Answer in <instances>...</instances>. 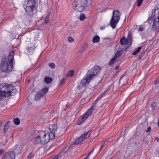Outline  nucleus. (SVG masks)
Here are the masks:
<instances>
[{"label":"nucleus","instance_id":"dca6fc26","mask_svg":"<svg viewBox=\"0 0 159 159\" xmlns=\"http://www.w3.org/2000/svg\"><path fill=\"white\" fill-rule=\"evenodd\" d=\"M91 131L89 130L85 133L83 134L81 136L82 137L84 140L88 138L90 136L91 134Z\"/></svg>","mask_w":159,"mask_h":159},{"label":"nucleus","instance_id":"c9c22d12","mask_svg":"<svg viewBox=\"0 0 159 159\" xmlns=\"http://www.w3.org/2000/svg\"><path fill=\"white\" fill-rule=\"evenodd\" d=\"M94 148H93L91 151H90L88 153L87 156V157H88L89 156H90L92 153H93V151H94Z\"/></svg>","mask_w":159,"mask_h":159},{"label":"nucleus","instance_id":"a19ab883","mask_svg":"<svg viewBox=\"0 0 159 159\" xmlns=\"http://www.w3.org/2000/svg\"><path fill=\"white\" fill-rule=\"evenodd\" d=\"M139 30L140 31H143L144 30L143 27H140L139 28Z\"/></svg>","mask_w":159,"mask_h":159},{"label":"nucleus","instance_id":"4be33fe9","mask_svg":"<svg viewBox=\"0 0 159 159\" xmlns=\"http://www.w3.org/2000/svg\"><path fill=\"white\" fill-rule=\"evenodd\" d=\"M142 49L141 47H139L134 51L133 52L132 54L134 55H135L138 53H139Z\"/></svg>","mask_w":159,"mask_h":159},{"label":"nucleus","instance_id":"a878e982","mask_svg":"<svg viewBox=\"0 0 159 159\" xmlns=\"http://www.w3.org/2000/svg\"><path fill=\"white\" fill-rule=\"evenodd\" d=\"M74 74V71L73 70H70L67 73V76L72 77Z\"/></svg>","mask_w":159,"mask_h":159},{"label":"nucleus","instance_id":"20e7f679","mask_svg":"<svg viewBox=\"0 0 159 159\" xmlns=\"http://www.w3.org/2000/svg\"><path fill=\"white\" fill-rule=\"evenodd\" d=\"M13 89L12 84L3 83L0 84V99L2 97H7L11 95Z\"/></svg>","mask_w":159,"mask_h":159},{"label":"nucleus","instance_id":"72a5a7b5","mask_svg":"<svg viewBox=\"0 0 159 159\" xmlns=\"http://www.w3.org/2000/svg\"><path fill=\"white\" fill-rule=\"evenodd\" d=\"M110 88H107L104 91V92L102 93H103V94L105 95V94L107 92H108L109 91V90L110 89Z\"/></svg>","mask_w":159,"mask_h":159},{"label":"nucleus","instance_id":"bb28decb","mask_svg":"<svg viewBox=\"0 0 159 159\" xmlns=\"http://www.w3.org/2000/svg\"><path fill=\"white\" fill-rule=\"evenodd\" d=\"M13 122L15 125H19L20 123V119L18 118H15Z\"/></svg>","mask_w":159,"mask_h":159},{"label":"nucleus","instance_id":"e433bc0d","mask_svg":"<svg viewBox=\"0 0 159 159\" xmlns=\"http://www.w3.org/2000/svg\"><path fill=\"white\" fill-rule=\"evenodd\" d=\"M64 79H62L60 80V81L59 82V84L60 85H61L62 84H63V83H64Z\"/></svg>","mask_w":159,"mask_h":159},{"label":"nucleus","instance_id":"412c9836","mask_svg":"<svg viewBox=\"0 0 159 159\" xmlns=\"http://www.w3.org/2000/svg\"><path fill=\"white\" fill-rule=\"evenodd\" d=\"M50 16V12H48L45 18V20L44 21L45 24H47L49 21Z\"/></svg>","mask_w":159,"mask_h":159},{"label":"nucleus","instance_id":"f8f14e48","mask_svg":"<svg viewBox=\"0 0 159 159\" xmlns=\"http://www.w3.org/2000/svg\"><path fill=\"white\" fill-rule=\"evenodd\" d=\"M92 80L91 75H88L86 77H84L81 80V84L82 87H85L87 84H88L90 80Z\"/></svg>","mask_w":159,"mask_h":159},{"label":"nucleus","instance_id":"cd10ccee","mask_svg":"<svg viewBox=\"0 0 159 159\" xmlns=\"http://www.w3.org/2000/svg\"><path fill=\"white\" fill-rule=\"evenodd\" d=\"M86 18L84 14H81L80 15L79 19L81 21L83 20Z\"/></svg>","mask_w":159,"mask_h":159},{"label":"nucleus","instance_id":"58836bf2","mask_svg":"<svg viewBox=\"0 0 159 159\" xmlns=\"http://www.w3.org/2000/svg\"><path fill=\"white\" fill-rule=\"evenodd\" d=\"M106 141H104V143L102 144L101 145V146H100V149H99V151H100V150H101L102 149V148L103 147V146L104 145V144H105V142H106Z\"/></svg>","mask_w":159,"mask_h":159},{"label":"nucleus","instance_id":"f3484780","mask_svg":"<svg viewBox=\"0 0 159 159\" xmlns=\"http://www.w3.org/2000/svg\"><path fill=\"white\" fill-rule=\"evenodd\" d=\"M133 36L132 34L130 31L128 32V35L127 36V39L129 41V43L130 45H131L132 42Z\"/></svg>","mask_w":159,"mask_h":159},{"label":"nucleus","instance_id":"473e14b6","mask_svg":"<svg viewBox=\"0 0 159 159\" xmlns=\"http://www.w3.org/2000/svg\"><path fill=\"white\" fill-rule=\"evenodd\" d=\"M33 157L32 152H30L28 155L27 157L28 158L30 159Z\"/></svg>","mask_w":159,"mask_h":159},{"label":"nucleus","instance_id":"2eb2a0df","mask_svg":"<svg viewBox=\"0 0 159 159\" xmlns=\"http://www.w3.org/2000/svg\"><path fill=\"white\" fill-rule=\"evenodd\" d=\"M129 43L128 40L124 36H123L120 39V43L122 45H126Z\"/></svg>","mask_w":159,"mask_h":159},{"label":"nucleus","instance_id":"5701e85b","mask_svg":"<svg viewBox=\"0 0 159 159\" xmlns=\"http://www.w3.org/2000/svg\"><path fill=\"white\" fill-rule=\"evenodd\" d=\"M122 50L118 51L116 53L115 55L114 56V57L116 59L118 57L121 55L122 54Z\"/></svg>","mask_w":159,"mask_h":159},{"label":"nucleus","instance_id":"37998d69","mask_svg":"<svg viewBox=\"0 0 159 159\" xmlns=\"http://www.w3.org/2000/svg\"><path fill=\"white\" fill-rule=\"evenodd\" d=\"M52 159H58L57 155H55L53 158Z\"/></svg>","mask_w":159,"mask_h":159},{"label":"nucleus","instance_id":"c756f323","mask_svg":"<svg viewBox=\"0 0 159 159\" xmlns=\"http://www.w3.org/2000/svg\"><path fill=\"white\" fill-rule=\"evenodd\" d=\"M143 0H138L137 5L138 7L140 6L143 1Z\"/></svg>","mask_w":159,"mask_h":159},{"label":"nucleus","instance_id":"423d86ee","mask_svg":"<svg viewBox=\"0 0 159 159\" xmlns=\"http://www.w3.org/2000/svg\"><path fill=\"white\" fill-rule=\"evenodd\" d=\"M49 135L48 133H46L43 131H40L35 139V142L36 143H47L50 139H53Z\"/></svg>","mask_w":159,"mask_h":159},{"label":"nucleus","instance_id":"4c0bfd02","mask_svg":"<svg viewBox=\"0 0 159 159\" xmlns=\"http://www.w3.org/2000/svg\"><path fill=\"white\" fill-rule=\"evenodd\" d=\"M4 152V150L3 149H0V156H1L2 155V154Z\"/></svg>","mask_w":159,"mask_h":159},{"label":"nucleus","instance_id":"ea45409f","mask_svg":"<svg viewBox=\"0 0 159 159\" xmlns=\"http://www.w3.org/2000/svg\"><path fill=\"white\" fill-rule=\"evenodd\" d=\"M151 127L150 126L146 130V132L148 133L150 131H151Z\"/></svg>","mask_w":159,"mask_h":159},{"label":"nucleus","instance_id":"6ab92c4d","mask_svg":"<svg viewBox=\"0 0 159 159\" xmlns=\"http://www.w3.org/2000/svg\"><path fill=\"white\" fill-rule=\"evenodd\" d=\"M52 80V78L50 77H45L44 78V81L45 83L47 84H49L50 83Z\"/></svg>","mask_w":159,"mask_h":159},{"label":"nucleus","instance_id":"c03bdc74","mask_svg":"<svg viewBox=\"0 0 159 159\" xmlns=\"http://www.w3.org/2000/svg\"><path fill=\"white\" fill-rule=\"evenodd\" d=\"M119 68V66L117 65L115 67V70H117Z\"/></svg>","mask_w":159,"mask_h":159},{"label":"nucleus","instance_id":"a18cd8bd","mask_svg":"<svg viewBox=\"0 0 159 159\" xmlns=\"http://www.w3.org/2000/svg\"><path fill=\"white\" fill-rule=\"evenodd\" d=\"M155 139L156 140L157 142L159 141V139L157 137H155Z\"/></svg>","mask_w":159,"mask_h":159},{"label":"nucleus","instance_id":"79ce46f5","mask_svg":"<svg viewBox=\"0 0 159 159\" xmlns=\"http://www.w3.org/2000/svg\"><path fill=\"white\" fill-rule=\"evenodd\" d=\"M155 83L156 84H158L159 83V77L157 78L156 80H155Z\"/></svg>","mask_w":159,"mask_h":159},{"label":"nucleus","instance_id":"2f4dec72","mask_svg":"<svg viewBox=\"0 0 159 159\" xmlns=\"http://www.w3.org/2000/svg\"><path fill=\"white\" fill-rule=\"evenodd\" d=\"M145 52H143L141 53V54H140L139 55V60H140L142 58V57L143 56L145 55Z\"/></svg>","mask_w":159,"mask_h":159},{"label":"nucleus","instance_id":"4468645a","mask_svg":"<svg viewBox=\"0 0 159 159\" xmlns=\"http://www.w3.org/2000/svg\"><path fill=\"white\" fill-rule=\"evenodd\" d=\"M69 150V148L68 147H65L61 151L59 152L58 155H57L58 157V156L59 157H61L65 155Z\"/></svg>","mask_w":159,"mask_h":159},{"label":"nucleus","instance_id":"aec40b11","mask_svg":"<svg viewBox=\"0 0 159 159\" xmlns=\"http://www.w3.org/2000/svg\"><path fill=\"white\" fill-rule=\"evenodd\" d=\"M100 39L98 35H96L93 37L92 41L94 43H98L99 42Z\"/></svg>","mask_w":159,"mask_h":159},{"label":"nucleus","instance_id":"c85d7f7f","mask_svg":"<svg viewBox=\"0 0 159 159\" xmlns=\"http://www.w3.org/2000/svg\"><path fill=\"white\" fill-rule=\"evenodd\" d=\"M35 47H28L27 48V50L29 52L31 51H34L35 49Z\"/></svg>","mask_w":159,"mask_h":159},{"label":"nucleus","instance_id":"7ed1b4c3","mask_svg":"<svg viewBox=\"0 0 159 159\" xmlns=\"http://www.w3.org/2000/svg\"><path fill=\"white\" fill-rule=\"evenodd\" d=\"M91 2V0H74L72 3L73 8L75 11L81 12Z\"/></svg>","mask_w":159,"mask_h":159},{"label":"nucleus","instance_id":"49530a36","mask_svg":"<svg viewBox=\"0 0 159 159\" xmlns=\"http://www.w3.org/2000/svg\"><path fill=\"white\" fill-rule=\"evenodd\" d=\"M157 124H158V126H159V121L158 122Z\"/></svg>","mask_w":159,"mask_h":159},{"label":"nucleus","instance_id":"1a4fd4ad","mask_svg":"<svg viewBox=\"0 0 159 159\" xmlns=\"http://www.w3.org/2000/svg\"><path fill=\"white\" fill-rule=\"evenodd\" d=\"M57 124H51L49 125L48 133L49 134L51 138L53 139L55 138V133L57 128Z\"/></svg>","mask_w":159,"mask_h":159},{"label":"nucleus","instance_id":"ddd939ff","mask_svg":"<svg viewBox=\"0 0 159 159\" xmlns=\"http://www.w3.org/2000/svg\"><path fill=\"white\" fill-rule=\"evenodd\" d=\"M15 154L13 152H7L5 153L4 158L5 159H15Z\"/></svg>","mask_w":159,"mask_h":159},{"label":"nucleus","instance_id":"f704fd0d","mask_svg":"<svg viewBox=\"0 0 159 159\" xmlns=\"http://www.w3.org/2000/svg\"><path fill=\"white\" fill-rule=\"evenodd\" d=\"M68 40L69 42H73L74 41V39L71 37H68Z\"/></svg>","mask_w":159,"mask_h":159},{"label":"nucleus","instance_id":"39448f33","mask_svg":"<svg viewBox=\"0 0 159 159\" xmlns=\"http://www.w3.org/2000/svg\"><path fill=\"white\" fill-rule=\"evenodd\" d=\"M149 25L152 23L151 29L154 31H159V9L156 10L153 17H150L148 20Z\"/></svg>","mask_w":159,"mask_h":159},{"label":"nucleus","instance_id":"f257e3e1","mask_svg":"<svg viewBox=\"0 0 159 159\" xmlns=\"http://www.w3.org/2000/svg\"><path fill=\"white\" fill-rule=\"evenodd\" d=\"M14 52H11L7 57H2L0 64V69L3 72L9 73L13 69L14 62Z\"/></svg>","mask_w":159,"mask_h":159},{"label":"nucleus","instance_id":"de8ad7c7","mask_svg":"<svg viewBox=\"0 0 159 159\" xmlns=\"http://www.w3.org/2000/svg\"><path fill=\"white\" fill-rule=\"evenodd\" d=\"M122 77H120V79H121V78H122Z\"/></svg>","mask_w":159,"mask_h":159},{"label":"nucleus","instance_id":"9d476101","mask_svg":"<svg viewBox=\"0 0 159 159\" xmlns=\"http://www.w3.org/2000/svg\"><path fill=\"white\" fill-rule=\"evenodd\" d=\"M48 91V88L45 87L39 91L36 94L34 99L35 100H38L43 96V95L47 93Z\"/></svg>","mask_w":159,"mask_h":159},{"label":"nucleus","instance_id":"0eeeda50","mask_svg":"<svg viewBox=\"0 0 159 159\" xmlns=\"http://www.w3.org/2000/svg\"><path fill=\"white\" fill-rule=\"evenodd\" d=\"M36 2L35 0H28L26 7L25 8L26 14L30 16H33L35 9Z\"/></svg>","mask_w":159,"mask_h":159},{"label":"nucleus","instance_id":"7c9ffc66","mask_svg":"<svg viewBox=\"0 0 159 159\" xmlns=\"http://www.w3.org/2000/svg\"><path fill=\"white\" fill-rule=\"evenodd\" d=\"M49 66L52 68H55V65L54 63H49Z\"/></svg>","mask_w":159,"mask_h":159},{"label":"nucleus","instance_id":"a211bd4d","mask_svg":"<svg viewBox=\"0 0 159 159\" xmlns=\"http://www.w3.org/2000/svg\"><path fill=\"white\" fill-rule=\"evenodd\" d=\"M84 140L81 136L76 139L74 143V144H78L82 142Z\"/></svg>","mask_w":159,"mask_h":159},{"label":"nucleus","instance_id":"f03ea898","mask_svg":"<svg viewBox=\"0 0 159 159\" xmlns=\"http://www.w3.org/2000/svg\"><path fill=\"white\" fill-rule=\"evenodd\" d=\"M104 96V95L103 94V93H102L98 96L95 100V103H93L91 107L83 115L80 116L77 122V124L78 125H80L83 124L84 122L86 119L91 115L92 112L93 111L95 107V105L98 102V101Z\"/></svg>","mask_w":159,"mask_h":159},{"label":"nucleus","instance_id":"b1692460","mask_svg":"<svg viewBox=\"0 0 159 159\" xmlns=\"http://www.w3.org/2000/svg\"><path fill=\"white\" fill-rule=\"evenodd\" d=\"M9 123V122H7L5 124L4 126V127L3 129V131H4L5 134L6 133L8 129L9 128L10 125L8 124Z\"/></svg>","mask_w":159,"mask_h":159},{"label":"nucleus","instance_id":"9b49d317","mask_svg":"<svg viewBox=\"0 0 159 159\" xmlns=\"http://www.w3.org/2000/svg\"><path fill=\"white\" fill-rule=\"evenodd\" d=\"M100 70V67L98 66L95 65L90 70H89L88 73L89 74V75H91L92 79L93 77L96 75Z\"/></svg>","mask_w":159,"mask_h":159},{"label":"nucleus","instance_id":"393cba45","mask_svg":"<svg viewBox=\"0 0 159 159\" xmlns=\"http://www.w3.org/2000/svg\"><path fill=\"white\" fill-rule=\"evenodd\" d=\"M116 59L114 57L111 59L108 63L109 66H111L114 63L115 61L116 60Z\"/></svg>","mask_w":159,"mask_h":159},{"label":"nucleus","instance_id":"6e6552de","mask_svg":"<svg viewBox=\"0 0 159 159\" xmlns=\"http://www.w3.org/2000/svg\"><path fill=\"white\" fill-rule=\"evenodd\" d=\"M113 15L110 21V25L113 29L116 28V24L118 22L120 16L119 11L117 10H114L113 11Z\"/></svg>","mask_w":159,"mask_h":159}]
</instances>
